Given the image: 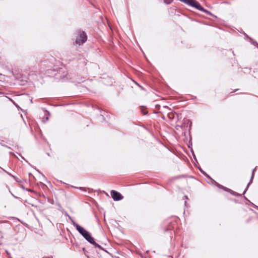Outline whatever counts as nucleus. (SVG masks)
Segmentation results:
<instances>
[{"instance_id": "nucleus-6", "label": "nucleus", "mask_w": 258, "mask_h": 258, "mask_svg": "<svg viewBox=\"0 0 258 258\" xmlns=\"http://www.w3.org/2000/svg\"><path fill=\"white\" fill-rule=\"evenodd\" d=\"M255 169H256V168H255L253 170L252 173V176H251V179H250V181L249 183L248 184L247 186L250 184V182H252V178H253V177L254 172Z\"/></svg>"}, {"instance_id": "nucleus-3", "label": "nucleus", "mask_w": 258, "mask_h": 258, "mask_svg": "<svg viewBox=\"0 0 258 258\" xmlns=\"http://www.w3.org/2000/svg\"><path fill=\"white\" fill-rule=\"evenodd\" d=\"M77 34L78 36L76 39L77 44L82 45L87 41V36L84 31L79 30L78 31Z\"/></svg>"}, {"instance_id": "nucleus-1", "label": "nucleus", "mask_w": 258, "mask_h": 258, "mask_svg": "<svg viewBox=\"0 0 258 258\" xmlns=\"http://www.w3.org/2000/svg\"><path fill=\"white\" fill-rule=\"evenodd\" d=\"M73 225L76 227L78 231L90 243L93 244L96 247L101 249V246L98 243L95 242L94 238L91 236L90 234L85 229L80 226L79 224L73 222Z\"/></svg>"}, {"instance_id": "nucleus-4", "label": "nucleus", "mask_w": 258, "mask_h": 258, "mask_svg": "<svg viewBox=\"0 0 258 258\" xmlns=\"http://www.w3.org/2000/svg\"><path fill=\"white\" fill-rule=\"evenodd\" d=\"M111 196L112 198L115 201H119L123 199V196L119 192L114 190L111 191Z\"/></svg>"}, {"instance_id": "nucleus-9", "label": "nucleus", "mask_w": 258, "mask_h": 258, "mask_svg": "<svg viewBox=\"0 0 258 258\" xmlns=\"http://www.w3.org/2000/svg\"><path fill=\"white\" fill-rule=\"evenodd\" d=\"M186 121H187L188 122H190V120H188V119H187Z\"/></svg>"}, {"instance_id": "nucleus-10", "label": "nucleus", "mask_w": 258, "mask_h": 258, "mask_svg": "<svg viewBox=\"0 0 258 258\" xmlns=\"http://www.w3.org/2000/svg\"><path fill=\"white\" fill-rule=\"evenodd\" d=\"M184 197L186 198V199H187V197L186 196H185Z\"/></svg>"}, {"instance_id": "nucleus-11", "label": "nucleus", "mask_w": 258, "mask_h": 258, "mask_svg": "<svg viewBox=\"0 0 258 258\" xmlns=\"http://www.w3.org/2000/svg\"><path fill=\"white\" fill-rule=\"evenodd\" d=\"M200 170H201L202 172H203V171L202 170V169L201 168H200Z\"/></svg>"}, {"instance_id": "nucleus-7", "label": "nucleus", "mask_w": 258, "mask_h": 258, "mask_svg": "<svg viewBox=\"0 0 258 258\" xmlns=\"http://www.w3.org/2000/svg\"><path fill=\"white\" fill-rule=\"evenodd\" d=\"M141 110L144 114H146L147 113V111L145 109L142 108Z\"/></svg>"}, {"instance_id": "nucleus-2", "label": "nucleus", "mask_w": 258, "mask_h": 258, "mask_svg": "<svg viewBox=\"0 0 258 258\" xmlns=\"http://www.w3.org/2000/svg\"><path fill=\"white\" fill-rule=\"evenodd\" d=\"M164 2L166 4H169L172 3L173 0H163ZM180 2H183L188 5L193 7L201 11L207 13L208 11L205 10L203 7H201L200 3L197 2L196 0H179Z\"/></svg>"}, {"instance_id": "nucleus-5", "label": "nucleus", "mask_w": 258, "mask_h": 258, "mask_svg": "<svg viewBox=\"0 0 258 258\" xmlns=\"http://www.w3.org/2000/svg\"><path fill=\"white\" fill-rule=\"evenodd\" d=\"M216 183V185L219 188H221L222 189H223L224 190H226V191H228V189L225 187H224L223 186L219 184L218 183L214 181Z\"/></svg>"}, {"instance_id": "nucleus-8", "label": "nucleus", "mask_w": 258, "mask_h": 258, "mask_svg": "<svg viewBox=\"0 0 258 258\" xmlns=\"http://www.w3.org/2000/svg\"><path fill=\"white\" fill-rule=\"evenodd\" d=\"M173 114L171 113V114H169V117L170 118V117H173Z\"/></svg>"}]
</instances>
